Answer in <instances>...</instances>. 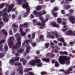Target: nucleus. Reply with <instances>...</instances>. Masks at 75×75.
Returning a JSON list of instances; mask_svg holds the SVG:
<instances>
[{
	"instance_id": "obj_24",
	"label": "nucleus",
	"mask_w": 75,
	"mask_h": 75,
	"mask_svg": "<svg viewBox=\"0 0 75 75\" xmlns=\"http://www.w3.org/2000/svg\"><path fill=\"white\" fill-rule=\"evenodd\" d=\"M52 14L53 16H54V17L55 18L57 17V14H58V13L53 12V11H52Z\"/></svg>"
},
{
	"instance_id": "obj_59",
	"label": "nucleus",
	"mask_w": 75,
	"mask_h": 75,
	"mask_svg": "<svg viewBox=\"0 0 75 75\" xmlns=\"http://www.w3.org/2000/svg\"><path fill=\"white\" fill-rule=\"evenodd\" d=\"M24 27V26H23V24H21L20 25L19 27V28H22V27Z\"/></svg>"
},
{
	"instance_id": "obj_41",
	"label": "nucleus",
	"mask_w": 75,
	"mask_h": 75,
	"mask_svg": "<svg viewBox=\"0 0 75 75\" xmlns=\"http://www.w3.org/2000/svg\"><path fill=\"white\" fill-rule=\"evenodd\" d=\"M69 44L71 46L73 47V46H74V45L75 43L73 42H70L69 43Z\"/></svg>"
},
{
	"instance_id": "obj_54",
	"label": "nucleus",
	"mask_w": 75,
	"mask_h": 75,
	"mask_svg": "<svg viewBox=\"0 0 75 75\" xmlns=\"http://www.w3.org/2000/svg\"><path fill=\"white\" fill-rule=\"evenodd\" d=\"M9 34L10 35H12L13 34V31H12V30H11L9 31Z\"/></svg>"
},
{
	"instance_id": "obj_13",
	"label": "nucleus",
	"mask_w": 75,
	"mask_h": 75,
	"mask_svg": "<svg viewBox=\"0 0 75 75\" xmlns=\"http://www.w3.org/2000/svg\"><path fill=\"white\" fill-rule=\"evenodd\" d=\"M61 20H63V21H67V19L65 18L61 19L60 18H58L57 19V21L59 24H61L62 23V21H61Z\"/></svg>"
},
{
	"instance_id": "obj_43",
	"label": "nucleus",
	"mask_w": 75,
	"mask_h": 75,
	"mask_svg": "<svg viewBox=\"0 0 75 75\" xmlns=\"http://www.w3.org/2000/svg\"><path fill=\"white\" fill-rule=\"evenodd\" d=\"M37 45V43L35 42H33L32 43V45L33 47H35Z\"/></svg>"
},
{
	"instance_id": "obj_17",
	"label": "nucleus",
	"mask_w": 75,
	"mask_h": 75,
	"mask_svg": "<svg viewBox=\"0 0 75 75\" xmlns=\"http://www.w3.org/2000/svg\"><path fill=\"white\" fill-rule=\"evenodd\" d=\"M43 61L45 62H50V59L48 58H43L42 59Z\"/></svg>"
},
{
	"instance_id": "obj_55",
	"label": "nucleus",
	"mask_w": 75,
	"mask_h": 75,
	"mask_svg": "<svg viewBox=\"0 0 75 75\" xmlns=\"http://www.w3.org/2000/svg\"><path fill=\"white\" fill-rule=\"evenodd\" d=\"M30 31V30L28 29V28H27L26 29L25 32L26 33H29Z\"/></svg>"
},
{
	"instance_id": "obj_23",
	"label": "nucleus",
	"mask_w": 75,
	"mask_h": 75,
	"mask_svg": "<svg viewBox=\"0 0 75 75\" xmlns=\"http://www.w3.org/2000/svg\"><path fill=\"white\" fill-rule=\"evenodd\" d=\"M69 20L70 21H74L75 20V17L73 16H70L69 18Z\"/></svg>"
},
{
	"instance_id": "obj_9",
	"label": "nucleus",
	"mask_w": 75,
	"mask_h": 75,
	"mask_svg": "<svg viewBox=\"0 0 75 75\" xmlns=\"http://www.w3.org/2000/svg\"><path fill=\"white\" fill-rule=\"evenodd\" d=\"M18 68L19 69H18L17 71H19V73L21 75H23V69L21 68V66H19Z\"/></svg>"
},
{
	"instance_id": "obj_62",
	"label": "nucleus",
	"mask_w": 75,
	"mask_h": 75,
	"mask_svg": "<svg viewBox=\"0 0 75 75\" xmlns=\"http://www.w3.org/2000/svg\"><path fill=\"white\" fill-rule=\"evenodd\" d=\"M34 18V16L33 14H31L30 16V18Z\"/></svg>"
},
{
	"instance_id": "obj_29",
	"label": "nucleus",
	"mask_w": 75,
	"mask_h": 75,
	"mask_svg": "<svg viewBox=\"0 0 75 75\" xmlns=\"http://www.w3.org/2000/svg\"><path fill=\"white\" fill-rule=\"evenodd\" d=\"M41 75H47L48 74V73L46 71H42L40 73Z\"/></svg>"
},
{
	"instance_id": "obj_34",
	"label": "nucleus",
	"mask_w": 75,
	"mask_h": 75,
	"mask_svg": "<svg viewBox=\"0 0 75 75\" xmlns=\"http://www.w3.org/2000/svg\"><path fill=\"white\" fill-rule=\"evenodd\" d=\"M54 33L55 36L56 37V38H58L60 37V35H58V33Z\"/></svg>"
},
{
	"instance_id": "obj_22",
	"label": "nucleus",
	"mask_w": 75,
	"mask_h": 75,
	"mask_svg": "<svg viewBox=\"0 0 75 75\" xmlns=\"http://www.w3.org/2000/svg\"><path fill=\"white\" fill-rule=\"evenodd\" d=\"M32 69L31 68H27V69H25L24 70V72H28L29 71H32Z\"/></svg>"
},
{
	"instance_id": "obj_44",
	"label": "nucleus",
	"mask_w": 75,
	"mask_h": 75,
	"mask_svg": "<svg viewBox=\"0 0 75 75\" xmlns=\"http://www.w3.org/2000/svg\"><path fill=\"white\" fill-rule=\"evenodd\" d=\"M35 33H33L32 34V39H33L35 38Z\"/></svg>"
},
{
	"instance_id": "obj_40",
	"label": "nucleus",
	"mask_w": 75,
	"mask_h": 75,
	"mask_svg": "<svg viewBox=\"0 0 75 75\" xmlns=\"http://www.w3.org/2000/svg\"><path fill=\"white\" fill-rule=\"evenodd\" d=\"M59 40H60V41L61 42H64L65 40H64V38H59Z\"/></svg>"
},
{
	"instance_id": "obj_25",
	"label": "nucleus",
	"mask_w": 75,
	"mask_h": 75,
	"mask_svg": "<svg viewBox=\"0 0 75 75\" xmlns=\"http://www.w3.org/2000/svg\"><path fill=\"white\" fill-rule=\"evenodd\" d=\"M1 32L3 33V34L4 35H7L8 33L6 31L5 29H3L1 31Z\"/></svg>"
},
{
	"instance_id": "obj_63",
	"label": "nucleus",
	"mask_w": 75,
	"mask_h": 75,
	"mask_svg": "<svg viewBox=\"0 0 75 75\" xmlns=\"http://www.w3.org/2000/svg\"><path fill=\"white\" fill-rule=\"evenodd\" d=\"M29 75H35L33 73L30 72H29Z\"/></svg>"
},
{
	"instance_id": "obj_20",
	"label": "nucleus",
	"mask_w": 75,
	"mask_h": 75,
	"mask_svg": "<svg viewBox=\"0 0 75 75\" xmlns=\"http://www.w3.org/2000/svg\"><path fill=\"white\" fill-rule=\"evenodd\" d=\"M41 9H42V6H37L36 8V10L37 11H40Z\"/></svg>"
},
{
	"instance_id": "obj_51",
	"label": "nucleus",
	"mask_w": 75,
	"mask_h": 75,
	"mask_svg": "<svg viewBox=\"0 0 75 75\" xmlns=\"http://www.w3.org/2000/svg\"><path fill=\"white\" fill-rule=\"evenodd\" d=\"M44 37V35H40L39 36V38L40 39H42V38Z\"/></svg>"
},
{
	"instance_id": "obj_2",
	"label": "nucleus",
	"mask_w": 75,
	"mask_h": 75,
	"mask_svg": "<svg viewBox=\"0 0 75 75\" xmlns=\"http://www.w3.org/2000/svg\"><path fill=\"white\" fill-rule=\"evenodd\" d=\"M28 3L27 2H25L22 5V7L23 8H26V10L27 11L26 12L24 13L23 14V17H27V16L29 14V13H30V8H28Z\"/></svg>"
},
{
	"instance_id": "obj_14",
	"label": "nucleus",
	"mask_w": 75,
	"mask_h": 75,
	"mask_svg": "<svg viewBox=\"0 0 75 75\" xmlns=\"http://www.w3.org/2000/svg\"><path fill=\"white\" fill-rule=\"evenodd\" d=\"M67 34L69 35H73V32L71 30H69L67 32Z\"/></svg>"
},
{
	"instance_id": "obj_60",
	"label": "nucleus",
	"mask_w": 75,
	"mask_h": 75,
	"mask_svg": "<svg viewBox=\"0 0 75 75\" xmlns=\"http://www.w3.org/2000/svg\"><path fill=\"white\" fill-rule=\"evenodd\" d=\"M19 36H20V34L19 33H17L15 37L17 38V37H19Z\"/></svg>"
},
{
	"instance_id": "obj_30",
	"label": "nucleus",
	"mask_w": 75,
	"mask_h": 75,
	"mask_svg": "<svg viewBox=\"0 0 75 75\" xmlns=\"http://www.w3.org/2000/svg\"><path fill=\"white\" fill-rule=\"evenodd\" d=\"M55 67H59V64L57 61H56L55 63Z\"/></svg>"
},
{
	"instance_id": "obj_57",
	"label": "nucleus",
	"mask_w": 75,
	"mask_h": 75,
	"mask_svg": "<svg viewBox=\"0 0 75 75\" xmlns=\"http://www.w3.org/2000/svg\"><path fill=\"white\" fill-rule=\"evenodd\" d=\"M62 30L63 32H65V31L68 30V28H66V29H62Z\"/></svg>"
},
{
	"instance_id": "obj_53",
	"label": "nucleus",
	"mask_w": 75,
	"mask_h": 75,
	"mask_svg": "<svg viewBox=\"0 0 75 75\" xmlns=\"http://www.w3.org/2000/svg\"><path fill=\"white\" fill-rule=\"evenodd\" d=\"M12 18V19H15L16 18V15L14 14H13Z\"/></svg>"
},
{
	"instance_id": "obj_47",
	"label": "nucleus",
	"mask_w": 75,
	"mask_h": 75,
	"mask_svg": "<svg viewBox=\"0 0 75 75\" xmlns=\"http://www.w3.org/2000/svg\"><path fill=\"white\" fill-rule=\"evenodd\" d=\"M5 42V40L4 39L0 41V45L3 44Z\"/></svg>"
},
{
	"instance_id": "obj_33",
	"label": "nucleus",
	"mask_w": 75,
	"mask_h": 75,
	"mask_svg": "<svg viewBox=\"0 0 75 75\" xmlns=\"http://www.w3.org/2000/svg\"><path fill=\"white\" fill-rule=\"evenodd\" d=\"M21 34L22 36H25V35H26L27 33L24 32H21Z\"/></svg>"
},
{
	"instance_id": "obj_39",
	"label": "nucleus",
	"mask_w": 75,
	"mask_h": 75,
	"mask_svg": "<svg viewBox=\"0 0 75 75\" xmlns=\"http://www.w3.org/2000/svg\"><path fill=\"white\" fill-rule=\"evenodd\" d=\"M4 5H5V4L1 3L0 4V8H2Z\"/></svg>"
},
{
	"instance_id": "obj_56",
	"label": "nucleus",
	"mask_w": 75,
	"mask_h": 75,
	"mask_svg": "<svg viewBox=\"0 0 75 75\" xmlns=\"http://www.w3.org/2000/svg\"><path fill=\"white\" fill-rule=\"evenodd\" d=\"M42 25L43 26L40 28V29H43V28L44 27L45 25V23L44 25Z\"/></svg>"
},
{
	"instance_id": "obj_4",
	"label": "nucleus",
	"mask_w": 75,
	"mask_h": 75,
	"mask_svg": "<svg viewBox=\"0 0 75 75\" xmlns=\"http://www.w3.org/2000/svg\"><path fill=\"white\" fill-rule=\"evenodd\" d=\"M46 18L45 19H44V18L42 17H39V19L40 20H41V22H42V21H43L44 22V23L45 24L46 23V22L48 21V20H49V18L50 17V15H47L46 16Z\"/></svg>"
},
{
	"instance_id": "obj_28",
	"label": "nucleus",
	"mask_w": 75,
	"mask_h": 75,
	"mask_svg": "<svg viewBox=\"0 0 75 75\" xmlns=\"http://www.w3.org/2000/svg\"><path fill=\"white\" fill-rule=\"evenodd\" d=\"M23 25V27H25V28H28V23L27 22L25 23Z\"/></svg>"
},
{
	"instance_id": "obj_45",
	"label": "nucleus",
	"mask_w": 75,
	"mask_h": 75,
	"mask_svg": "<svg viewBox=\"0 0 75 75\" xmlns=\"http://www.w3.org/2000/svg\"><path fill=\"white\" fill-rule=\"evenodd\" d=\"M73 69L72 67H70L69 68L67 69V71H69V72H70V71H72Z\"/></svg>"
},
{
	"instance_id": "obj_15",
	"label": "nucleus",
	"mask_w": 75,
	"mask_h": 75,
	"mask_svg": "<svg viewBox=\"0 0 75 75\" xmlns=\"http://www.w3.org/2000/svg\"><path fill=\"white\" fill-rule=\"evenodd\" d=\"M29 64L30 65L34 67L35 66V60H32L30 62Z\"/></svg>"
},
{
	"instance_id": "obj_16",
	"label": "nucleus",
	"mask_w": 75,
	"mask_h": 75,
	"mask_svg": "<svg viewBox=\"0 0 75 75\" xmlns=\"http://www.w3.org/2000/svg\"><path fill=\"white\" fill-rule=\"evenodd\" d=\"M41 23H41L40 22L37 23V25L42 26V25H44V24H45V23H44V22L43 21H42V22H41Z\"/></svg>"
},
{
	"instance_id": "obj_31",
	"label": "nucleus",
	"mask_w": 75,
	"mask_h": 75,
	"mask_svg": "<svg viewBox=\"0 0 75 75\" xmlns=\"http://www.w3.org/2000/svg\"><path fill=\"white\" fill-rule=\"evenodd\" d=\"M43 64L42 63V62H40V63H39L38 64H37V66L38 67H41V65H43Z\"/></svg>"
},
{
	"instance_id": "obj_35",
	"label": "nucleus",
	"mask_w": 75,
	"mask_h": 75,
	"mask_svg": "<svg viewBox=\"0 0 75 75\" xmlns=\"http://www.w3.org/2000/svg\"><path fill=\"white\" fill-rule=\"evenodd\" d=\"M19 59H20V57H16L15 59H13V60L15 62H16V61H18Z\"/></svg>"
},
{
	"instance_id": "obj_3",
	"label": "nucleus",
	"mask_w": 75,
	"mask_h": 75,
	"mask_svg": "<svg viewBox=\"0 0 75 75\" xmlns=\"http://www.w3.org/2000/svg\"><path fill=\"white\" fill-rule=\"evenodd\" d=\"M8 14H7V13H4V14H3V21L5 22V23H7L8 21V20H9V18L8 17H11V15H9L7 17L6 19V17L7 16H8Z\"/></svg>"
},
{
	"instance_id": "obj_18",
	"label": "nucleus",
	"mask_w": 75,
	"mask_h": 75,
	"mask_svg": "<svg viewBox=\"0 0 75 75\" xmlns=\"http://www.w3.org/2000/svg\"><path fill=\"white\" fill-rule=\"evenodd\" d=\"M30 48H31V47H30V46H28L27 47L26 49V53H28L30 51Z\"/></svg>"
},
{
	"instance_id": "obj_50",
	"label": "nucleus",
	"mask_w": 75,
	"mask_h": 75,
	"mask_svg": "<svg viewBox=\"0 0 75 75\" xmlns=\"http://www.w3.org/2000/svg\"><path fill=\"white\" fill-rule=\"evenodd\" d=\"M4 54H3L2 53H0V58H3L4 57Z\"/></svg>"
},
{
	"instance_id": "obj_11",
	"label": "nucleus",
	"mask_w": 75,
	"mask_h": 75,
	"mask_svg": "<svg viewBox=\"0 0 75 75\" xmlns=\"http://www.w3.org/2000/svg\"><path fill=\"white\" fill-rule=\"evenodd\" d=\"M23 2H25L27 0H22ZM17 2L18 3L16 4L17 5H21L23 3V1L22 0H16Z\"/></svg>"
},
{
	"instance_id": "obj_37",
	"label": "nucleus",
	"mask_w": 75,
	"mask_h": 75,
	"mask_svg": "<svg viewBox=\"0 0 75 75\" xmlns=\"http://www.w3.org/2000/svg\"><path fill=\"white\" fill-rule=\"evenodd\" d=\"M33 14L35 16H37L38 15V12L37 11H35L33 12Z\"/></svg>"
},
{
	"instance_id": "obj_6",
	"label": "nucleus",
	"mask_w": 75,
	"mask_h": 75,
	"mask_svg": "<svg viewBox=\"0 0 75 75\" xmlns=\"http://www.w3.org/2000/svg\"><path fill=\"white\" fill-rule=\"evenodd\" d=\"M51 25L53 27H57V28H59V25L57 24L55 22H53L51 23Z\"/></svg>"
},
{
	"instance_id": "obj_46",
	"label": "nucleus",
	"mask_w": 75,
	"mask_h": 75,
	"mask_svg": "<svg viewBox=\"0 0 75 75\" xmlns=\"http://www.w3.org/2000/svg\"><path fill=\"white\" fill-rule=\"evenodd\" d=\"M53 10L55 11H58V8L57 7H54V8Z\"/></svg>"
},
{
	"instance_id": "obj_49",
	"label": "nucleus",
	"mask_w": 75,
	"mask_h": 75,
	"mask_svg": "<svg viewBox=\"0 0 75 75\" xmlns=\"http://www.w3.org/2000/svg\"><path fill=\"white\" fill-rule=\"evenodd\" d=\"M64 73L65 75H68L69 74V72L67 70V71H64Z\"/></svg>"
},
{
	"instance_id": "obj_52",
	"label": "nucleus",
	"mask_w": 75,
	"mask_h": 75,
	"mask_svg": "<svg viewBox=\"0 0 75 75\" xmlns=\"http://www.w3.org/2000/svg\"><path fill=\"white\" fill-rule=\"evenodd\" d=\"M39 16H41L42 15V12L41 11H40L39 12H38V14Z\"/></svg>"
},
{
	"instance_id": "obj_10",
	"label": "nucleus",
	"mask_w": 75,
	"mask_h": 75,
	"mask_svg": "<svg viewBox=\"0 0 75 75\" xmlns=\"http://www.w3.org/2000/svg\"><path fill=\"white\" fill-rule=\"evenodd\" d=\"M52 35H51V33H50L47 35V36L49 38H55V36H54V32H52Z\"/></svg>"
},
{
	"instance_id": "obj_12",
	"label": "nucleus",
	"mask_w": 75,
	"mask_h": 75,
	"mask_svg": "<svg viewBox=\"0 0 75 75\" xmlns=\"http://www.w3.org/2000/svg\"><path fill=\"white\" fill-rule=\"evenodd\" d=\"M13 7H14V5H10L8 7V8L7 11V12H8V13H10V11H11V10L13 9Z\"/></svg>"
},
{
	"instance_id": "obj_38",
	"label": "nucleus",
	"mask_w": 75,
	"mask_h": 75,
	"mask_svg": "<svg viewBox=\"0 0 75 75\" xmlns=\"http://www.w3.org/2000/svg\"><path fill=\"white\" fill-rule=\"evenodd\" d=\"M50 45V43H46L45 45V46L46 48H48Z\"/></svg>"
},
{
	"instance_id": "obj_32",
	"label": "nucleus",
	"mask_w": 75,
	"mask_h": 75,
	"mask_svg": "<svg viewBox=\"0 0 75 75\" xmlns=\"http://www.w3.org/2000/svg\"><path fill=\"white\" fill-rule=\"evenodd\" d=\"M35 63H40L41 62V60L40 59H36L35 60Z\"/></svg>"
},
{
	"instance_id": "obj_61",
	"label": "nucleus",
	"mask_w": 75,
	"mask_h": 75,
	"mask_svg": "<svg viewBox=\"0 0 75 75\" xmlns=\"http://www.w3.org/2000/svg\"><path fill=\"white\" fill-rule=\"evenodd\" d=\"M42 13H43V14H46L47 13V12L45 10H43Z\"/></svg>"
},
{
	"instance_id": "obj_48",
	"label": "nucleus",
	"mask_w": 75,
	"mask_h": 75,
	"mask_svg": "<svg viewBox=\"0 0 75 75\" xmlns=\"http://www.w3.org/2000/svg\"><path fill=\"white\" fill-rule=\"evenodd\" d=\"M4 49L5 51H8V47H7V45H6L4 47Z\"/></svg>"
},
{
	"instance_id": "obj_21",
	"label": "nucleus",
	"mask_w": 75,
	"mask_h": 75,
	"mask_svg": "<svg viewBox=\"0 0 75 75\" xmlns=\"http://www.w3.org/2000/svg\"><path fill=\"white\" fill-rule=\"evenodd\" d=\"M64 6L66 7L64 8V10H69V8H70L71 7V6L70 5H67L66 6Z\"/></svg>"
},
{
	"instance_id": "obj_7",
	"label": "nucleus",
	"mask_w": 75,
	"mask_h": 75,
	"mask_svg": "<svg viewBox=\"0 0 75 75\" xmlns=\"http://www.w3.org/2000/svg\"><path fill=\"white\" fill-rule=\"evenodd\" d=\"M21 37H18L17 39V41H18L17 43L18 44H19L18 46L19 47H21Z\"/></svg>"
},
{
	"instance_id": "obj_26",
	"label": "nucleus",
	"mask_w": 75,
	"mask_h": 75,
	"mask_svg": "<svg viewBox=\"0 0 75 75\" xmlns=\"http://www.w3.org/2000/svg\"><path fill=\"white\" fill-rule=\"evenodd\" d=\"M19 45V44H18L17 43H16V45L14 46L13 48V49H17V48L18 49V48H20V47H19L18 46Z\"/></svg>"
},
{
	"instance_id": "obj_1",
	"label": "nucleus",
	"mask_w": 75,
	"mask_h": 75,
	"mask_svg": "<svg viewBox=\"0 0 75 75\" xmlns=\"http://www.w3.org/2000/svg\"><path fill=\"white\" fill-rule=\"evenodd\" d=\"M70 59L71 58L66 56L62 55L59 56V62L60 64L61 65H64L65 61H68L66 62V65H69L70 64Z\"/></svg>"
},
{
	"instance_id": "obj_27",
	"label": "nucleus",
	"mask_w": 75,
	"mask_h": 75,
	"mask_svg": "<svg viewBox=\"0 0 75 75\" xmlns=\"http://www.w3.org/2000/svg\"><path fill=\"white\" fill-rule=\"evenodd\" d=\"M14 62H15V61L14 60V59L13 60L11 59L10 60V64H11L12 65H14Z\"/></svg>"
},
{
	"instance_id": "obj_58",
	"label": "nucleus",
	"mask_w": 75,
	"mask_h": 75,
	"mask_svg": "<svg viewBox=\"0 0 75 75\" xmlns=\"http://www.w3.org/2000/svg\"><path fill=\"white\" fill-rule=\"evenodd\" d=\"M64 4L65 5H66V4H69V2L66 1L64 2Z\"/></svg>"
},
{
	"instance_id": "obj_19",
	"label": "nucleus",
	"mask_w": 75,
	"mask_h": 75,
	"mask_svg": "<svg viewBox=\"0 0 75 75\" xmlns=\"http://www.w3.org/2000/svg\"><path fill=\"white\" fill-rule=\"evenodd\" d=\"M59 54L60 55H68V53L66 51H64V52L62 51H61L59 52Z\"/></svg>"
},
{
	"instance_id": "obj_5",
	"label": "nucleus",
	"mask_w": 75,
	"mask_h": 75,
	"mask_svg": "<svg viewBox=\"0 0 75 75\" xmlns=\"http://www.w3.org/2000/svg\"><path fill=\"white\" fill-rule=\"evenodd\" d=\"M15 39L14 37H12L9 38V40L8 45L9 48H11V45H14V42L12 40H14Z\"/></svg>"
},
{
	"instance_id": "obj_42",
	"label": "nucleus",
	"mask_w": 75,
	"mask_h": 75,
	"mask_svg": "<svg viewBox=\"0 0 75 75\" xmlns=\"http://www.w3.org/2000/svg\"><path fill=\"white\" fill-rule=\"evenodd\" d=\"M23 51L24 50H23L22 49H20L18 51V52H19V53H23Z\"/></svg>"
},
{
	"instance_id": "obj_64",
	"label": "nucleus",
	"mask_w": 75,
	"mask_h": 75,
	"mask_svg": "<svg viewBox=\"0 0 75 75\" xmlns=\"http://www.w3.org/2000/svg\"><path fill=\"white\" fill-rule=\"evenodd\" d=\"M13 73H12L11 74V75H15L16 74V72L13 71Z\"/></svg>"
},
{
	"instance_id": "obj_8",
	"label": "nucleus",
	"mask_w": 75,
	"mask_h": 75,
	"mask_svg": "<svg viewBox=\"0 0 75 75\" xmlns=\"http://www.w3.org/2000/svg\"><path fill=\"white\" fill-rule=\"evenodd\" d=\"M46 56L48 57H50V58H53L55 57V54L48 53L46 54Z\"/></svg>"
},
{
	"instance_id": "obj_36",
	"label": "nucleus",
	"mask_w": 75,
	"mask_h": 75,
	"mask_svg": "<svg viewBox=\"0 0 75 75\" xmlns=\"http://www.w3.org/2000/svg\"><path fill=\"white\" fill-rule=\"evenodd\" d=\"M12 26L14 28H18V25L13 24L12 25Z\"/></svg>"
}]
</instances>
